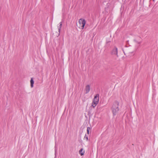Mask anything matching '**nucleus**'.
Returning <instances> with one entry per match:
<instances>
[{"mask_svg": "<svg viewBox=\"0 0 158 158\" xmlns=\"http://www.w3.org/2000/svg\"><path fill=\"white\" fill-rule=\"evenodd\" d=\"M118 106L119 102L117 101H115L111 107V110L113 115H115L117 114L119 110Z\"/></svg>", "mask_w": 158, "mask_h": 158, "instance_id": "1", "label": "nucleus"}, {"mask_svg": "<svg viewBox=\"0 0 158 158\" xmlns=\"http://www.w3.org/2000/svg\"><path fill=\"white\" fill-rule=\"evenodd\" d=\"M85 23L86 22L85 19H79L78 23L77 24V25L79 28L82 29L84 28Z\"/></svg>", "mask_w": 158, "mask_h": 158, "instance_id": "2", "label": "nucleus"}, {"mask_svg": "<svg viewBox=\"0 0 158 158\" xmlns=\"http://www.w3.org/2000/svg\"><path fill=\"white\" fill-rule=\"evenodd\" d=\"M118 48L116 47H114V48L111 51V54L112 55L116 56L117 57H118Z\"/></svg>", "mask_w": 158, "mask_h": 158, "instance_id": "3", "label": "nucleus"}, {"mask_svg": "<svg viewBox=\"0 0 158 158\" xmlns=\"http://www.w3.org/2000/svg\"><path fill=\"white\" fill-rule=\"evenodd\" d=\"M99 95L98 94H97L94 97V98L93 99V101L94 102H95L98 103L99 100Z\"/></svg>", "mask_w": 158, "mask_h": 158, "instance_id": "4", "label": "nucleus"}, {"mask_svg": "<svg viewBox=\"0 0 158 158\" xmlns=\"http://www.w3.org/2000/svg\"><path fill=\"white\" fill-rule=\"evenodd\" d=\"M90 89V86L89 85H86L85 87V94H87L89 93Z\"/></svg>", "mask_w": 158, "mask_h": 158, "instance_id": "5", "label": "nucleus"}, {"mask_svg": "<svg viewBox=\"0 0 158 158\" xmlns=\"http://www.w3.org/2000/svg\"><path fill=\"white\" fill-rule=\"evenodd\" d=\"M85 151L82 148L81 149V150L79 151V153L81 156L83 155Z\"/></svg>", "mask_w": 158, "mask_h": 158, "instance_id": "6", "label": "nucleus"}, {"mask_svg": "<svg viewBox=\"0 0 158 158\" xmlns=\"http://www.w3.org/2000/svg\"><path fill=\"white\" fill-rule=\"evenodd\" d=\"M30 83H31V87H33V84L34 83V81L32 79V78H31V81H30Z\"/></svg>", "mask_w": 158, "mask_h": 158, "instance_id": "7", "label": "nucleus"}, {"mask_svg": "<svg viewBox=\"0 0 158 158\" xmlns=\"http://www.w3.org/2000/svg\"><path fill=\"white\" fill-rule=\"evenodd\" d=\"M98 103H97L95 102H94L93 101L92 106L94 107L95 106H96L97 104Z\"/></svg>", "mask_w": 158, "mask_h": 158, "instance_id": "8", "label": "nucleus"}, {"mask_svg": "<svg viewBox=\"0 0 158 158\" xmlns=\"http://www.w3.org/2000/svg\"><path fill=\"white\" fill-rule=\"evenodd\" d=\"M60 25H59V26H58V31H59V32H60V29H61V26H62V23H61L60 22Z\"/></svg>", "mask_w": 158, "mask_h": 158, "instance_id": "9", "label": "nucleus"}, {"mask_svg": "<svg viewBox=\"0 0 158 158\" xmlns=\"http://www.w3.org/2000/svg\"><path fill=\"white\" fill-rule=\"evenodd\" d=\"M90 129H91V128L90 127H88L87 128V133L88 134H89V131L90 130Z\"/></svg>", "mask_w": 158, "mask_h": 158, "instance_id": "10", "label": "nucleus"}, {"mask_svg": "<svg viewBox=\"0 0 158 158\" xmlns=\"http://www.w3.org/2000/svg\"><path fill=\"white\" fill-rule=\"evenodd\" d=\"M84 139H85L86 141H88V137L87 136H86V135H85Z\"/></svg>", "mask_w": 158, "mask_h": 158, "instance_id": "11", "label": "nucleus"}, {"mask_svg": "<svg viewBox=\"0 0 158 158\" xmlns=\"http://www.w3.org/2000/svg\"><path fill=\"white\" fill-rule=\"evenodd\" d=\"M138 44H139V43H140V42H138Z\"/></svg>", "mask_w": 158, "mask_h": 158, "instance_id": "12", "label": "nucleus"}, {"mask_svg": "<svg viewBox=\"0 0 158 158\" xmlns=\"http://www.w3.org/2000/svg\"><path fill=\"white\" fill-rule=\"evenodd\" d=\"M155 0H153V1H154Z\"/></svg>", "mask_w": 158, "mask_h": 158, "instance_id": "13", "label": "nucleus"}]
</instances>
